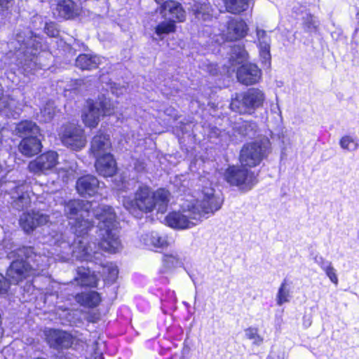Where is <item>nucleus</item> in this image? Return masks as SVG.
Wrapping results in <instances>:
<instances>
[{
  "mask_svg": "<svg viewBox=\"0 0 359 359\" xmlns=\"http://www.w3.org/2000/svg\"><path fill=\"white\" fill-rule=\"evenodd\" d=\"M90 210L99 221L97 237L100 248L110 253L116 252L121 247V242L118 235L116 215L111 207L100 205L95 208L88 201L72 200L65 203L64 212L72 222L80 216L88 215Z\"/></svg>",
  "mask_w": 359,
  "mask_h": 359,
  "instance_id": "f257e3e1",
  "label": "nucleus"
},
{
  "mask_svg": "<svg viewBox=\"0 0 359 359\" xmlns=\"http://www.w3.org/2000/svg\"><path fill=\"white\" fill-rule=\"evenodd\" d=\"M212 187H204L202 190L203 198L201 201H186L181 204L182 210L187 215L180 212H172L165 217L168 226L179 229L191 228L196 225L193 220H197L208 213H213L221 208L222 201L214 194Z\"/></svg>",
  "mask_w": 359,
  "mask_h": 359,
  "instance_id": "f03ea898",
  "label": "nucleus"
},
{
  "mask_svg": "<svg viewBox=\"0 0 359 359\" xmlns=\"http://www.w3.org/2000/svg\"><path fill=\"white\" fill-rule=\"evenodd\" d=\"M48 242L50 245L61 248L60 252L62 257L65 260L69 259L71 255L72 257L81 261H90L99 259L101 254L93 251L91 246H87V243L81 239H78L70 245L69 242L67 241L65 234L59 232H53L50 234Z\"/></svg>",
  "mask_w": 359,
  "mask_h": 359,
  "instance_id": "7ed1b4c3",
  "label": "nucleus"
},
{
  "mask_svg": "<svg viewBox=\"0 0 359 359\" xmlns=\"http://www.w3.org/2000/svg\"><path fill=\"white\" fill-rule=\"evenodd\" d=\"M114 109L111 101L103 95L95 101L89 100L87 102V109L82 114V121L86 126L95 128L100 121V117L112 114Z\"/></svg>",
  "mask_w": 359,
  "mask_h": 359,
  "instance_id": "20e7f679",
  "label": "nucleus"
},
{
  "mask_svg": "<svg viewBox=\"0 0 359 359\" xmlns=\"http://www.w3.org/2000/svg\"><path fill=\"white\" fill-rule=\"evenodd\" d=\"M123 204L131 212L137 210L150 212L154 209V191L148 186H140L135 191L134 198H124Z\"/></svg>",
  "mask_w": 359,
  "mask_h": 359,
  "instance_id": "39448f33",
  "label": "nucleus"
},
{
  "mask_svg": "<svg viewBox=\"0 0 359 359\" xmlns=\"http://www.w3.org/2000/svg\"><path fill=\"white\" fill-rule=\"evenodd\" d=\"M60 139L65 145L75 150L83 148L86 143L84 130L75 123H68L63 126Z\"/></svg>",
  "mask_w": 359,
  "mask_h": 359,
  "instance_id": "423d86ee",
  "label": "nucleus"
},
{
  "mask_svg": "<svg viewBox=\"0 0 359 359\" xmlns=\"http://www.w3.org/2000/svg\"><path fill=\"white\" fill-rule=\"evenodd\" d=\"M271 151V142L269 137L262 136L248 146V167H255L266 158Z\"/></svg>",
  "mask_w": 359,
  "mask_h": 359,
  "instance_id": "0eeeda50",
  "label": "nucleus"
},
{
  "mask_svg": "<svg viewBox=\"0 0 359 359\" xmlns=\"http://www.w3.org/2000/svg\"><path fill=\"white\" fill-rule=\"evenodd\" d=\"M259 50V57L264 69L270 70L271 68V37L266 32L256 27V39L254 41Z\"/></svg>",
  "mask_w": 359,
  "mask_h": 359,
  "instance_id": "6e6552de",
  "label": "nucleus"
},
{
  "mask_svg": "<svg viewBox=\"0 0 359 359\" xmlns=\"http://www.w3.org/2000/svg\"><path fill=\"white\" fill-rule=\"evenodd\" d=\"M36 266L37 269H35L34 266L22 259L13 261L6 272L7 280L10 283L18 284L27 276L34 275V271L39 269V265Z\"/></svg>",
  "mask_w": 359,
  "mask_h": 359,
  "instance_id": "1a4fd4ad",
  "label": "nucleus"
},
{
  "mask_svg": "<svg viewBox=\"0 0 359 359\" xmlns=\"http://www.w3.org/2000/svg\"><path fill=\"white\" fill-rule=\"evenodd\" d=\"M57 163V153L54 151H48L32 161L28 165V168L35 174L45 173L46 171L53 169Z\"/></svg>",
  "mask_w": 359,
  "mask_h": 359,
  "instance_id": "9d476101",
  "label": "nucleus"
},
{
  "mask_svg": "<svg viewBox=\"0 0 359 359\" xmlns=\"http://www.w3.org/2000/svg\"><path fill=\"white\" fill-rule=\"evenodd\" d=\"M49 222V216L41 212H25L19 220L20 225L25 232L29 233L37 226L44 225Z\"/></svg>",
  "mask_w": 359,
  "mask_h": 359,
  "instance_id": "9b49d317",
  "label": "nucleus"
},
{
  "mask_svg": "<svg viewBox=\"0 0 359 359\" xmlns=\"http://www.w3.org/2000/svg\"><path fill=\"white\" fill-rule=\"evenodd\" d=\"M245 156V150L242 149L240 156L241 167L231 166L226 169L224 178L230 185L241 187L244 184L247 178V170L243 165V162L246 161Z\"/></svg>",
  "mask_w": 359,
  "mask_h": 359,
  "instance_id": "f8f14e48",
  "label": "nucleus"
},
{
  "mask_svg": "<svg viewBox=\"0 0 359 359\" xmlns=\"http://www.w3.org/2000/svg\"><path fill=\"white\" fill-rule=\"evenodd\" d=\"M160 13L170 21L183 22L186 19V12L182 5L175 1H166L159 8Z\"/></svg>",
  "mask_w": 359,
  "mask_h": 359,
  "instance_id": "ddd939ff",
  "label": "nucleus"
},
{
  "mask_svg": "<svg viewBox=\"0 0 359 359\" xmlns=\"http://www.w3.org/2000/svg\"><path fill=\"white\" fill-rule=\"evenodd\" d=\"M111 143L107 135L98 133L90 143V154L95 157L111 155Z\"/></svg>",
  "mask_w": 359,
  "mask_h": 359,
  "instance_id": "4468645a",
  "label": "nucleus"
},
{
  "mask_svg": "<svg viewBox=\"0 0 359 359\" xmlns=\"http://www.w3.org/2000/svg\"><path fill=\"white\" fill-rule=\"evenodd\" d=\"M7 186L10 189L13 208L18 210H22L29 206L31 201L29 195L23 191L22 184L15 185V182H9Z\"/></svg>",
  "mask_w": 359,
  "mask_h": 359,
  "instance_id": "2eb2a0df",
  "label": "nucleus"
},
{
  "mask_svg": "<svg viewBox=\"0 0 359 359\" xmlns=\"http://www.w3.org/2000/svg\"><path fill=\"white\" fill-rule=\"evenodd\" d=\"M48 344L53 348H67L72 344V336L66 332L57 330L45 331Z\"/></svg>",
  "mask_w": 359,
  "mask_h": 359,
  "instance_id": "dca6fc26",
  "label": "nucleus"
},
{
  "mask_svg": "<svg viewBox=\"0 0 359 359\" xmlns=\"http://www.w3.org/2000/svg\"><path fill=\"white\" fill-rule=\"evenodd\" d=\"M100 188L97 179L90 175L83 176L76 182V189L81 196H93Z\"/></svg>",
  "mask_w": 359,
  "mask_h": 359,
  "instance_id": "f3484780",
  "label": "nucleus"
},
{
  "mask_svg": "<svg viewBox=\"0 0 359 359\" xmlns=\"http://www.w3.org/2000/svg\"><path fill=\"white\" fill-rule=\"evenodd\" d=\"M232 65H241L236 71L238 80L245 84L247 83V67H246V53L244 49L241 50L238 47H235L231 55Z\"/></svg>",
  "mask_w": 359,
  "mask_h": 359,
  "instance_id": "a211bd4d",
  "label": "nucleus"
},
{
  "mask_svg": "<svg viewBox=\"0 0 359 359\" xmlns=\"http://www.w3.org/2000/svg\"><path fill=\"white\" fill-rule=\"evenodd\" d=\"M42 144L37 135L22 139L18 146L19 151L24 156L31 157L41 150Z\"/></svg>",
  "mask_w": 359,
  "mask_h": 359,
  "instance_id": "6ab92c4d",
  "label": "nucleus"
},
{
  "mask_svg": "<svg viewBox=\"0 0 359 359\" xmlns=\"http://www.w3.org/2000/svg\"><path fill=\"white\" fill-rule=\"evenodd\" d=\"M245 27L246 25L243 20L233 19L228 22L226 29L223 32V36L229 41L239 39L245 36Z\"/></svg>",
  "mask_w": 359,
  "mask_h": 359,
  "instance_id": "aec40b11",
  "label": "nucleus"
},
{
  "mask_svg": "<svg viewBox=\"0 0 359 359\" xmlns=\"http://www.w3.org/2000/svg\"><path fill=\"white\" fill-rule=\"evenodd\" d=\"M96 158L95 168L97 172L104 177H111L116 172V163L112 155L100 156Z\"/></svg>",
  "mask_w": 359,
  "mask_h": 359,
  "instance_id": "412c9836",
  "label": "nucleus"
},
{
  "mask_svg": "<svg viewBox=\"0 0 359 359\" xmlns=\"http://www.w3.org/2000/svg\"><path fill=\"white\" fill-rule=\"evenodd\" d=\"M266 101V95L263 90L248 88V114H252L257 109L262 108Z\"/></svg>",
  "mask_w": 359,
  "mask_h": 359,
  "instance_id": "4be33fe9",
  "label": "nucleus"
},
{
  "mask_svg": "<svg viewBox=\"0 0 359 359\" xmlns=\"http://www.w3.org/2000/svg\"><path fill=\"white\" fill-rule=\"evenodd\" d=\"M90 211L88 212V216L84 215V216H80L76 220L70 222L72 228L78 236L86 234L93 227L94 222L90 218Z\"/></svg>",
  "mask_w": 359,
  "mask_h": 359,
  "instance_id": "5701e85b",
  "label": "nucleus"
},
{
  "mask_svg": "<svg viewBox=\"0 0 359 359\" xmlns=\"http://www.w3.org/2000/svg\"><path fill=\"white\" fill-rule=\"evenodd\" d=\"M57 10L60 16L69 19L79 14L80 6L72 0H64L57 4Z\"/></svg>",
  "mask_w": 359,
  "mask_h": 359,
  "instance_id": "b1692460",
  "label": "nucleus"
},
{
  "mask_svg": "<svg viewBox=\"0 0 359 359\" xmlns=\"http://www.w3.org/2000/svg\"><path fill=\"white\" fill-rule=\"evenodd\" d=\"M100 62V59L97 56L81 54L76 60V66L83 70H90L97 68Z\"/></svg>",
  "mask_w": 359,
  "mask_h": 359,
  "instance_id": "393cba45",
  "label": "nucleus"
},
{
  "mask_svg": "<svg viewBox=\"0 0 359 359\" xmlns=\"http://www.w3.org/2000/svg\"><path fill=\"white\" fill-rule=\"evenodd\" d=\"M170 200V193L165 189H158L154 191V208L157 207L158 211L164 212Z\"/></svg>",
  "mask_w": 359,
  "mask_h": 359,
  "instance_id": "a878e982",
  "label": "nucleus"
},
{
  "mask_svg": "<svg viewBox=\"0 0 359 359\" xmlns=\"http://www.w3.org/2000/svg\"><path fill=\"white\" fill-rule=\"evenodd\" d=\"M193 13L196 18L203 21H208L212 18V9L208 3L196 2L191 6Z\"/></svg>",
  "mask_w": 359,
  "mask_h": 359,
  "instance_id": "bb28decb",
  "label": "nucleus"
},
{
  "mask_svg": "<svg viewBox=\"0 0 359 359\" xmlns=\"http://www.w3.org/2000/svg\"><path fill=\"white\" fill-rule=\"evenodd\" d=\"M15 131L19 136H34L40 133V130L36 124L31 121H23L18 123Z\"/></svg>",
  "mask_w": 359,
  "mask_h": 359,
  "instance_id": "cd10ccee",
  "label": "nucleus"
},
{
  "mask_svg": "<svg viewBox=\"0 0 359 359\" xmlns=\"http://www.w3.org/2000/svg\"><path fill=\"white\" fill-rule=\"evenodd\" d=\"M75 299L81 305L88 307L97 306L101 301L99 293L94 291L79 294Z\"/></svg>",
  "mask_w": 359,
  "mask_h": 359,
  "instance_id": "c85d7f7f",
  "label": "nucleus"
},
{
  "mask_svg": "<svg viewBox=\"0 0 359 359\" xmlns=\"http://www.w3.org/2000/svg\"><path fill=\"white\" fill-rule=\"evenodd\" d=\"M80 282L82 285L88 287H97L99 278L95 272H91L88 269L79 271Z\"/></svg>",
  "mask_w": 359,
  "mask_h": 359,
  "instance_id": "c756f323",
  "label": "nucleus"
},
{
  "mask_svg": "<svg viewBox=\"0 0 359 359\" xmlns=\"http://www.w3.org/2000/svg\"><path fill=\"white\" fill-rule=\"evenodd\" d=\"M289 283L287 279L282 281L276 294L277 305L282 306L283 304L290 302L291 296L290 289L287 287Z\"/></svg>",
  "mask_w": 359,
  "mask_h": 359,
  "instance_id": "7c9ffc66",
  "label": "nucleus"
},
{
  "mask_svg": "<svg viewBox=\"0 0 359 359\" xmlns=\"http://www.w3.org/2000/svg\"><path fill=\"white\" fill-rule=\"evenodd\" d=\"M320 262H318V265L321 269L325 273L327 276L329 278L330 281L335 285H338L339 280L336 273V269L330 262L325 261L323 258L320 259Z\"/></svg>",
  "mask_w": 359,
  "mask_h": 359,
  "instance_id": "2f4dec72",
  "label": "nucleus"
},
{
  "mask_svg": "<svg viewBox=\"0 0 359 359\" xmlns=\"http://www.w3.org/2000/svg\"><path fill=\"white\" fill-rule=\"evenodd\" d=\"M163 273L180 267L182 265V262L181 259L178 257L177 255H165L163 259Z\"/></svg>",
  "mask_w": 359,
  "mask_h": 359,
  "instance_id": "473e14b6",
  "label": "nucleus"
},
{
  "mask_svg": "<svg viewBox=\"0 0 359 359\" xmlns=\"http://www.w3.org/2000/svg\"><path fill=\"white\" fill-rule=\"evenodd\" d=\"M342 149L353 151L359 148V140L353 138L349 135L342 136L339 142Z\"/></svg>",
  "mask_w": 359,
  "mask_h": 359,
  "instance_id": "72a5a7b5",
  "label": "nucleus"
},
{
  "mask_svg": "<svg viewBox=\"0 0 359 359\" xmlns=\"http://www.w3.org/2000/svg\"><path fill=\"white\" fill-rule=\"evenodd\" d=\"M55 111L54 103L49 101L42 107L38 116L41 121L48 122L53 119L55 115Z\"/></svg>",
  "mask_w": 359,
  "mask_h": 359,
  "instance_id": "f704fd0d",
  "label": "nucleus"
},
{
  "mask_svg": "<svg viewBox=\"0 0 359 359\" xmlns=\"http://www.w3.org/2000/svg\"><path fill=\"white\" fill-rule=\"evenodd\" d=\"M247 0H224L226 10L231 13H240L245 11Z\"/></svg>",
  "mask_w": 359,
  "mask_h": 359,
  "instance_id": "c9c22d12",
  "label": "nucleus"
},
{
  "mask_svg": "<svg viewBox=\"0 0 359 359\" xmlns=\"http://www.w3.org/2000/svg\"><path fill=\"white\" fill-rule=\"evenodd\" d=\"M248 86L258 83L262 77V70L255 63H248Z\"/></svg>",
  "mask_w": 359,
  "mask_h": 359,
  "instance_id": "e433bc0d",
  "label": "nucleus"
},
{
  "mask_svg": "<svg viewBox=\"0 0 359 359\" xmlns=\"http://www.w3.org/2000/svg\"><path fill=\"white\" fill-rule=\"evenodd\" d=\"M99 273H100V271H99ZM101 273L108 282L113 283L117 278L118 270L115 265L110 264L102 266Z\"/></svg>",
  "mask_w": 359,
  "mask_h": 359,
  "instance_id": "4c0bfd02",
  "label": "nucleus"
},
{
  "mask_svg": "<svg viewBox=\"0 0 359 359\" xmlns=\"http://www.w3.org/2000/svg\"><path fill=\"white\" fill-rule=\"evenodd\" d=\"M175 31V22L172 21L162 22L156 27V34L161 36L163 34H169Z\"/></svg>",
  "mask_w": 359,
  "mask_h": 359,
  "instance_id": "58836bf2",
  "label": "nucleus"
},
{
  "mask_svg": "<svg viewBox=\"0 0 359 359\" xmlns=\"http://www.w3.org/2000/svg\"><path fill=\"white\" fill-rule=\"evenodd\" d=\"M303 27L306 32H313L316 31L318 29V22L315 20L314 16L308 13L304 18L303 20Z\"/></svg>",
  "mask_w": 359,
  "mask_h": 359,
  "instance_id": "ea45409f",
  "label": "nucleus"
},
{
  "mask_svg": "<svg viewBox=\"0 0 359 359\" xmlns=\"http://www.w3.org/2000/svg\"><path fill=\"white\" fill-rule=\"evenodd\" d=\"M151 243L157 248H163L168 245L167 241L165 237L161 236L157 233H152L151 236Z\"/></svg>",
  "mask_w": 359,
  "mask_h": 359,
  "instance_id": "a19ab883",
  "label": "nucleus"
},
{
  "mask_svg": "<svg viewBox=\"0 0 359 359\" xmlns=\"http://www.w3.org/2000/svg\"><path fill=\"white\" fill-rule=\"evenodd\" d=\"M248 339L252 340L255 345H260L263 342V338L257 328L248 327Z\"/></svg>",
  "mask_w": 359,
  "mask_h": 359,
  "instance_id": "79ce46f5",
  "label": "nucleus"
},
{
  "mask_svg": "<svg viewBox=\"0 0 359 359\" xmlns=\"http://www.w3.org/2000/svg\"><path fill=\"white\" fill-rule=\"evenodd\" d=\"M100 343L98 341L93 342L92 346L93 353L90 357V359H103L102 351L100 348Z\"/></svg>",
  "mask_w": 359,
  "mask_h": 359,
  "instance_id": "37998d69",
  "label": "nucleus"
},
{
  "mask_svg": "<svg viewBox=\"0 0 359 359\" xmlns=\"http://www.w3.org/2000/svg\"><path fill=\"white\" fill-rule=\"evenodd\" d=\"M45 32L47 34V35L54 37L58 35V30L55 27V25L54 23H46L45 26Z\"/></svg>",
  "mask_w": 359,
  "mask_h": 359,
  "instance_id": "c03bdc74",
  "label": "nucleus"
},
{
  "mask_svg": "<svg viewBox=\"0 0 359 359\" xmlns=\"http://www.w3.org/2000/svg\"><path fill=\"white\" fill-rule=\"evenodd\" d=\"M22 33H19L17 34V39L20 43H23L28 48L29 46H32L34 45V41L36 39H33L32 36L30 35L27 36L26 39L21 36Z\"/></svg>",
  "mask_w": 359,
  "mask_h": 359,
  "instance_id": "a18cd8bd",
  "label": "nucleus"
},
{
  "mask_svg": "<svg viewBox=\"0 0 359 359\" xmlns=\"http://www.w3.org/2000/svg\"><path fill=\"white\" fill-rule=\"evenodd\" d=\"M9 287L7 279L0 273V293H6Z\"/></svg>",
  "mask_w": 359,
  "mask_h": 359,
  "instance_id": "49530a36",
  "label": "nucleus"
},
{
  "mask_svg": "<svg viewBox=\"0 0 359 359\" xmlns=\"http://www.w3.org/2000/svg\"><path fill=\"white\" fill-rule=\"evenodd\" d=\"M248 189H249L250 187L254 185L255 183L257 182V173L255 175L254 173H250V172L248 171Z\"/></svg>",
  "mask_w": 359,
  "mask_h": 359,
  "instance_id": "de8ad7c7",
  "label": "nucleus"
},
{
  "mask_svg": "<svg viewBox=\"0 0 359 359\" xmlns=\"http://www.w3.org/2000/svg\"><path fill=\"white\" fill-rule=\"evenodd\" d=\"M11 6V0H0V10H8Z\"/></svg>",
  "mask_w": 359,
  "mask_h": 359,
  "instance_id": "09e8293b",
  "label": "nucleus"
},
{
  "mask_svg": "<svg viewBox=\"0 0 359 359\" xmlns=\"http://www.w3.org/2000/svg\"><path fill=\"white\" fill-rule=\"evenodd\" d=\"M60 170H64L68 173V175H72L74 172V169L71 167L69 169L66 168H62L60 169Z\"/></svg>",
  "mask_w": 359,
  "mask_h": 359,
  "instance_id": "8fccbe9b",
  "label": "nucleus"
},
{
  "mask_svg": "<svg viewBox=\"0 0 359 359\" xmlns=\"http://www.w3.org/2000/svg\"><path fill=\"white\" fill-rule=\"evenodd\" d=\"M27 249L25 248L22 249H19L18 250V257H20L22 253H25V251H27Z\"/></svg>",
  "mask_w": 359,
  "mask_h": 359,
  "instance_id": "3c124183",
  "label": "nucleus"
},
{
  "mask_svg": "<svg viewBox=\"0 0 359 359\" xmlns=\"http://www.w3.org/2000/svg\"><path fill=\"white\" fill-rule=\"evenodd\" d=\"M35 51H36V49L35 50ZM36 52H34H34L32 50V51H31V54H32V55H30V56H29V57H30V58H29V60H31V61H32V60L36 57V55H36Z\"/></svg>",
  "mask_w": 359,
  "mask_h": 359,
  "instance_id": "603ef678",
  "label": "nucleus"
},
{
  "mask_svg": "<svg viewBox=\"0 0 359 359\" xmlns=\"http://www.w3.org/2000/svg\"><path fill=\"white\" fill-rule=\"evenodd\" d=\"M119 90H120V93H123V91H125V90H126V88H125L124 87H121V88L119 89Z\"/></svg>",
  "mask_w": 359,
  "mask_h": 359,
  "instance_id": "864d4df0",
  "label": "nucleus"
},
{
  "mask_svg": "<svg viewBox=\"0 0 359 359\" xmlns=\"http://www.w3.org/2000/svg\"><path fill=\"white\" fill-rule=\"evenodd\" d=\"M26 33H27L29 35L32 34V32H31L29 30H26V31L24 32V34H25Z\"/></svg>",
  "mask_w": 359,
  "mask_h": 359,
  "instance_id": "5fc2aeb1",
  "label": "nucleus"
},
{
  "mask_svg": "<svg viewBox=\"0 0 359 359\" xmlns=\"http://www.w3.org/2000/svg\"><path fill=\"white\" fill-rule=\"evenodd\" d=\"M236 103H237V102H236V101H235V102H233V103H231V107H232V108H233V107L236 105Z\"/></svg>",
  "mask_w": 359,
  "mask_h": 359,
  "instance_id": "6e6d98bb",
  "label": "nucleus"
},
{
  "mask_svg": "<svg viewBox=\"0 0 359 359\" xmlns=\"http://www.w3.org/2000/svg\"><path fill=\"white\" fill-rule=\"evenodd\" d=\"M13 252H10V254H9V257H13Z\"/></svg>",
  "mask_w": 359,
  "mask_h": 359,
  "instance_id": "4d7b16f0",
  "label": "nucleus"
},
{
  "mask_svg": "<svg viewBox=\"0 0 359 359\" xmlns=\"http://www.w3.org/2000/svg\"><path fill=\"white\" fill-rule=\"evenodd\" d=\"M112 93H115V90H114V88H113V90H112ZM116 93H117V92H116Z\"/></svg>",
  "mask_w": 359,
  "mask_h": 359,
  "instance_id": "13d9d810",
  "label": "nucleus"
},
{
  "mask_svg": "<svg viewBox=\"0 0 359 359\" xmlns=\"http://www.w3.org/2000/svg\"><path fill=\"white\" fill-rule=\"evenodd\" d=\"M245 109H244V110H243V112H245ZM242 112H243V111H240V113H242Z\"/></svg>",
  "mask_w": 359,
  "mask_h": 359,
  "instance_id": "bf43d9fd",
  "label": "nucleus"
}]
</instances>
